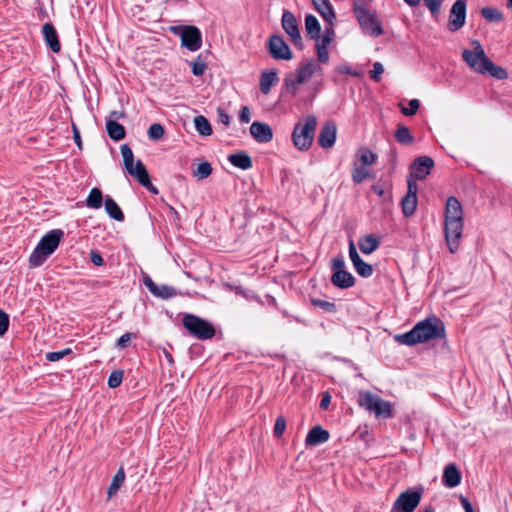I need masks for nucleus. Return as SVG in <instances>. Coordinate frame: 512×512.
<instances>
[{
    "instance_id": "nucleus-1",
    "label": "nucleus",
    "mask_w": 512,
    "mask_h": 512,
    "mask_svg": "<svg viewBox=\"0 0 512 512\" xmlns=\"http://www.w3.org/2000/svg\"><path fill=\"white\" fill-rule=\"evenodd\" d=\"M445 336L443 321L436 316H430L419 321L410 331L395 335L394 340L402 345L415 346L430 340L442 339Z\"/></svg>"
},
{
    "instance_id": "nucleus-2",
    "label": "nucleus",
    "mask_w": 512,
    "mask_h": 512,
    "mask_svg": "<svg viewBox=\"0 0 512 512\" xmlns=\"http://www.w3.org/2000/svg\"><path fill=\"white\" fill-rule=\"evenodd\" d=\"M473 50L465 49L462 52L463 60L475 72L485 75L489 74L498 80H505L508 78V72L495 65L485 54V51L478 40L472 41Z\"/></svg>"
},
{
    "instance_id": "nucleus-3",
    "label": "nucleus",
    "mask_w": 512,
    "mask_h": 512,
    "mask_svg": "<svg viewBox=\"0 0 512 512\" xmlns=\"http://www.w3.org/2000/svg\"><path fill=\"white\" fill-rule=\"evenodd\" d=\"M63 237L64 232L61 229H53L46 233L40 239L29 257L30 266H41L46 261V259L57 249Z\"/></svg>"
},
{
    "instance_id": "nucleus-4",
    "label": "nucleus",
    "mask_w": 512,
    "mask_h": 512,
    "mask_svg": "<svg viewBox=\"0 0 512 512\" xmlns=\"http://www.w3.org/2000/svg\"><path fill=\"white\" fill-rule=\"evenodd\" d=\"M323 69L314 59L302 62L296 69L295 75L288 74L284 78V87L292 95H296L299 85L306 83L314 74H322Z\"/></svg>"
},
{
    "instance_id": "nucleus-5",
    "label": "nucleus",
    "mask_w": 512,
    "mask_h": 512,
    "mask_svg": "<svg viewBox=\"0 0 512 512\" xmlns=\"http://www.w3.org/2000/svg\"><path fill=\"white\" fill-rule=\"evenodd\" d=\"M357 403L361 408L374 414L378 419H388L393 416L391 403L370 391H360Z\"/></svg>"
},
{
    "instance_id": "nucleus-6",
    "label": "nucleus",
    "mask_w": 512,
    "mask_h": 512,
    "mask_svg": "<svg viewBox=\"0 0 512 512\" xmlns=\"http://www.w3.org/2000/svg\"><path fill=\"white\" fill-rule=\"evenodd\" d=\"M317 127V118L309 115L304 122H297L292 132V141L294 146L300 151H307L314 140Z\"/></svg>"
},
{
    "instance_id": "nucleus-7",
    "label": "nucleus",
    "mask_w": 512,
    "mask_h": 512,
    "mask_svg": "<svg viewBox=\"0 0 512 512\" xmlns=\"http://www.w3.org/2000/svg\"><path fill=\"white\" fill-rule=\"evenodd\" d=\"M353 12L364 33L372 37H378L384 33L380 20L376 14L367 9L362 3H354Z\"/></svg>"
},
{
    "instance_id": "nucleus-8",
    "label": "nucleus",
    "mask_w": 512,
    "mask_h": 512,
    "mask_svg": "<svg viewBox=\"0 0 512 512\" xmlns=\"http://www.w3.org/2000/svg\"><path fill=\"white\" fill-rule=\"evenodd\" d=\"M182 324L185 329L197 339L207 340L215 336V328L213 325L194 314H185L182 319Z\"/></svg>"
},
{
    "instance_id": "nucleus-9",
    "label": "nucleus",
    "mask_w": 512,
    "mask_h": 512,
    "mask_svg": "<svg viewBox=\"0 0 512 512\" xmlns=\"http://www.w3.org/2000/svg\"><path fill=\"white\" fill-rule=\"evenodd\" d=\"M421 492L406 490L393 503L390 512H413L421 501Z\"/></svg>"
},
{
    "instance_id": "nucleus-10",
    "label": "nucleus",
    "mask_w": 512,
    "mask_h": 512,
    "mask_svg": "<svg viewBox=\"0 0 512 512\" xmlns=\"http://www.w3.org/2000/svg\"><path fill=\"white\" fill-rule=\"evenodd\" d=\"M267 50L274 60L290 61L293 59V53L282 36L273 34L267 41Z\"/></svg>"
},
{
    "instance_id": "nucleus-11",
    "label": "nucleus",
    "mask_w": 512,
    "mask_h": 512,
    "mask_svg": "<svg viewBox=\"0 0 512 512\" xmlns=\"http://www.w3.org/2000/svg\"><path fill=\"white\" fill-rule=\"evenodd\" d=\"M281 25L283 30L287 33L291 43L299 49L303 48V41L300 34L299 26L296 17L289 10H284Z\"/></svg>"
},
{
    "instance_id": "nucleus-12",
    "label": "nucleus",
    "mask_w": 512,
    "mask_h": 512,
    "mask_svg": "<svg viewBox=\"0 0 512 512\" xmlns=\"http://www.w3.org/2000/svg\"><path fill=\"white\" fill-rule=\"evenodd\" d=\"M462 220H445L444 232L449 251L455 253L459 248V240L463 232Z\"/></svg>"
},
{
    "instance_id": "nucleus-13",
    "label": "nucleus",
    "mask_w": 512,
    "mask_h": 512,
    "mask_svg": "<svg viewBox=\"0 0 512 512\" xmlns=\"http://www.w3.org/2000/svg\"><path fill=\"white\" fill-rule=\"evenodd\" d=\"M466 1L456 0L450 9L448 29L452 32L461 29L466 20Z\"/></svg>"
},
{
    "instance_id": "nucleus-14",
    "label": "nucleus",
    "mask_w": 512,
    "mask_h": 512,
    "mask_svg": "<svg viewBox=\"0 0 512 512\" xmlns=\"http://www.w3.org/2000/svg\"><path fill=\"white\" fill-rule=\"evenodd\" d=\"M128 174L137 179V181L145 187L149 192L154 195L159 193L158 189L151 183L149 173L145 167V165L138 160L135 164H132L131 167L126 168Z\"/></svg>"
},
{
    "instance_id": "nucleus-15",
    "label": "nucleus",
    "mask_w": 512,
    "mask_h": 512,
    "mask_svg": "<svg viewBox=\"0 0 512 512\" xmlns=\"http://www.w3.org/2000/svg\"><path fill=\"white\" fill-rule=\"evenodd\" d=\"M181 44L192 52L199 50L202 45L200 30L196 26H185L181 33Z\"/></svg>"
},
{
    "instance_id": "nucleus-16",
    "label": "nucleus",
    "mask_w": 512,
    "mask_h": 512,
    "mask_svg": "<svg viewBox=\"0 0 512 512\" xmlns=\"http://www.w3.org/2000/svg\"><path fill=\"white\" fill-rule=\"evenodd\" d=\"M434 167V161L429 156L417 157L411 165V177L417 180H424Z\"/></svg>"
},
{
    "instance_id": "nucleus-17",
    "label": "nucleus",
    "mask_w": 512,
    "mask_h": 512,
    "mask_svg": "<svg viewBox=\"0 0 512 512\" xmlns=\"http://www.w3.org/2000/svg\"><path fill=\"white\" fill-rule=\"evenodd\" d=\"M336 133H337L336 124L332 121L326 122L322 126L319 136H318L319 145L324 149L331 148L335 143Z\"/></svg>"
},
{
    "instance_id": "nucleus-18",
    "label": "nucleus",
    "mask_w": 512,
    "mask_h": 512,
    "mask_svg": "<svg viewBox=\"0 0 512 512\" xmlns=\"http://www.w3.org/2000/svg\"><path fill=\"white\" fill-rule=\"evenodd\" d=\"M250 134L258 143H267L273 139L271 127L263 122H253L250 126Z\"/></svg>"
},
{
    "instance_id": "nucleus-19",
    "label": "nucleus",
    "mask_w": 512,
    "mask_h": 512,
    "mask_svg": "<svg viewBox=\"0 0 512 512\" xmlns=\"http://www.w3.org/2000/svg\"><path fill=\"white\" fill-rule=\"evenodd\" d=\"M42 33L47 46H49L54 53H59L61 50V44L53 24L45 23L42 27Z\"/></svg>"
},
{
    "instance_id": "nucleus-20",
    "label": "nucleus",
    "mask_w": 512,
    "mask_h": 512,
    "mask_svg": "<svg viewBox=\"0 0 512 512\" xmlns=\"http://www.w3.org/2000/svg\"><path fill=\"white\" fill-rule=\"evenodd\" d=\"M442 482L444 486L449 488H454L460 484L461 474L455 464L451 463L445 467Z\"/></svg>"
},
{
    "instance_id": "nucleus-21",
    "label": "nucleus",
    "mask_w": 512,
    "mask_h": 512,
    "mask_svg": "<svg viewBox=\"0 0 512 512\" xmlns=\"http://www.w3.org/2000/svg\"><path fill=\"white\" fill-rule=\"evenodd\" d=\"M329 437L330 435L327 430H324L321 426H315L308 432L305 444L307 446H316L327 442Z\"/></svg>"
},
{
    "instance_id": "nucleus-22",
    "label": "nucleus",
    "mask_w": 512,
    "mask_h": 512,
    "mask_svg": "<svg viewBox=\"0 0 512 512\" xmlns=\"http://www.w3.org/2000/svg\"><path fill=\"white\" fill-rule=\"evenodd\" d=\"M331 282L338 288L346 289L354 286L355 278L350 272L342 270L333 272L331 276Z\"/></svg>"
},
{
    "instance_id": "nucleus-23",
    "label": "nucleus",
    "mask_w": 512,
    "mask_h": 512,
    "mask_svg": "<svg viewBox=\"0 0 512 512\" xmlns=\"http://www.w3.org/2000/svg\"><path fill=\"white\" fill-rule=\"evenodd\" d=\"M463 211L459 200L455 197H449L446 202L445 220H462Z\"/></svg>"
},
{
    "instance_id": "nucleus-24",
    "label": "nucleus",
    "mask_w": 512,
    "mask_h": 512,
    "mask_svg": "<svg viewBox=\"0 0 512 512\" xmlns=\"http://www.w3.org/2000/svg\"><path fill=\"white\" fill-rule=\"evenodd\" d=\"M278 82L277 70H264L260 75V90L263 94L270 93L271 88Z\"/></svg>"
},
{
    "instance_id": "nucleus-25",
    "label": "nucleus",
    "mask_w": 512,
    "mask_h": 512,
    "mask_svg": "<svg viewBox=\"0 0 512 512\" xmlns=\"http://www.w3.org/2000/svg\"><path fill=\"white\" fill-rule=\"evenodd\" d=\"M315 9L320 13L322 18L330 25H333L335 13L329 0H312Z\"/></svg>"
},
{
    "instance_id": "nucleus-26",
    "label": "nucleus",
    "mask_w": 512,
    "mask_h": 512,
    "mask_svg": "<svg viewBox=\"0 0 512 512\" xmlns=\"http://www.w3.org/2000/svg\"><path fill=\"white\" fill-rule=\"evenodd\" d=\"M229 162L240 169L247 170L252 167V159L245 152H239L228 156Z\"/></svg>"
},
{
    "instance_id": "nucleus-27",
    "label": "nucleus",
    "mask_w": 512,
    "mask_h": 512,
    "mask_svg": "<svg viewBox=\"0 0 512 512\" xmlns=\"http://www.w3.org/2000/svg\"><path fill=\"white\" fill-rule=\"evenodd\" d=\"M106 130L108 136L114 141H120L125 137V128L117 121L108 120L106 122Z\"/></svg>"
},
{
    "instance_id": "nucleus-28",
    "label": "nucleus",
    "mask_w": 512,
    "mask_h": 512,
    "mask_svg": "<svg viewBox=\"0 0 512 512\" xmlns=\"http://www.w3.org/2000/svg\"><path fill=\"white\" fill-rule=\"evenodd\" d=\"M105 210L110 218L122 222L124 220V214L115 200L109 196L105 199Z\"/></svg>"
},
{
    "instance_id": "nucleus-29",
    "label": "nucleus",
    "mask_w": 512,
    "mask_h": 512,
    "mask_svg": "<svg viewBox=\"0 0 512 512\" xmlns=\"http://www.w3.org/2000/svg\"><path fill=\"white\" fill-rule=\"evenodd\" d=\"M359 249L364 254L373 253L380 246V242L377 238L372 235H367L359 239L358 241Z\"/></svg>"
},
{
    "instance_id": "nucleus-30",
    "label": "nucleus",
    "mask_w": 512,
    "mask_h": 512,
    "mask_svg": "<svg viewBox=\"0 0 512 512\" xmlns=\"http://www.w3.org/2000/svg\"><path fill=\"white\" fill-rule=\"evenodd\" d=\"M305 29L307 37L314 39L319 38L320 24L317 18L313 15H307L305 18Z\"/></svg>"
},
{
    "instance_id": "nucleus-31",
    "label": "nucleus",
    "mask_w": 512,
    "mask_h": 512,
    "mask_svg": "<svg viewBox=\"0 0 512 512\" xmlns=\"http://www.w3.org/2000/svg\"><path fill=\"white\" fill-rule=\"evenodd\" d=\"M125 480V472L123 467H120L114 475L110 486L108 487V498H112L120 489Z\"/></svg>"
},
{
    "instance_id": "nucleus-32",
    "label": "nucleus",
    "mask_w": 512,
    "mask_h": 512,
    "mask_svg": "<svg viewBox=\"0 0 512 512\" xmlns=\"http://www.w3.org/2000/svg\"><path fill=\"white\" fill-rule=\"evenodd\" d=\"M394 136L396 141L403 145H410L414 142V136L405 125H398Z\"/></svg>"
},
{
    "instance_id": "nucleus-33",
    "label": "nucleus",
    "mask_w": 512,
    "mask_h": 512,
    "mask_svg": "<svg viewBox=\"0 0 512 512\" xmlns=\"http://www.w3.org/2000/svg\"><path fill=\"white\" fill-rule=\"evenodd\" d=\"M85 203L88 208H92V209L101 208V206L103 204L102 191L97 187L92 188Z\"/></svg>"
},
{
    "instance_id": "nucleus-34",
    "label": "nucleus",
    "mask_w": 512,
    "mask_h": 512,
    "mask_svg": "<svg viewBox=\"0 0 512 512\" xmlns=\"http://www.w3.org/2000/svg\"><path fill=\"white\" fill-rule=\"evenodd\" d=\"M194 124L197 132L203 136H210L212 134V127L208 119L202 115L194 118Z\"/></svg>"
},
{
    "instance_id": "nucleus-35",
    "label": "nucleus",
    "mask_w": 512,
    "mask_h": 512,
    "mask_svg": "<svg viewBox=\"0 0 512 512\" xmlns=\"http://www.w3.org/2000/svg\"><path fill=\"white\" fill-rule=\"evenodd\" d=\"M481 15L488 22H502L504 20L503 13L493 7H483L481 9Z\"/></svg>"
},
{
    "instance_id": "nucleus-36",
    "label": "nucleus",
    "mask_w": 512,
    "mask_h": 512,
    "mask_svg": "<svg viewBox=\"0 0 512 512\" xmlns=\"http://www.w3.org/2000/svg\"><path fill=\"white\" fill-rule=\"evenodd\" d=\"M402 212L405 216H412L417 208V196L406 195L402 201Z\"/></svg>"
},
{
    "instance_id": "nucleus-37",
    "label": "nucleus",
    "mask_w": 512,
    "mask_h": 512,
    "mask_svg": "<svg viewBox=\"0 0 512 512\" xmlns=\"http://www.w3.org/2000/svg\"><path fill=\"white\" fill-rule=\"evenodd\" d=\"M357 155L362 166L373 165L377 158V155L367 147H361Z\"/></svg>"
},
{
    "instance_id": "nucleus-38",
    "label": "nucleus",
    "mask_w": 512,
    "mask_h": 512,
    "mask_svg": "<svg viewBox=\"0 0 512 512\" xmlns=\"http://www.w3.org/2000/svg\"><path fill=\"white\" fill-rule=\"evenodd\" d=\"M212 174V166L209 162H202L197 169L193 171V176L198 180H203Z\"/></svg>"
},
{
    "instance_id": "nucleus-39",
    "label": "nucleus",
    "mask_w": 512,
    "mask_h": 512,
    "mask_svg": "<svg viewBox=\"0 0 512 512\" xmlns=\"http://www.w3.org/2000/svg\"><path fill=\"white\" fill-rule=\"evenodd\" d=\"M368 176L369 172L364 166H354L352 170V179L355 183H362Z\"/></svg>"
},
{
    "instance_id": "nucleus-40",
    "label": "nucleus",
    "mask_w": 512,
    "mask_h": 512,
    "mask_svg": "<svg viewBox=\"0 0 512 512\" xmlns=\"http://www.w3.org/2000/svg\"><path fill=\"white\" fill-rule=\"evenodd\" d=\"M354 269L360 276L365 278H368L373 274V267L363 260L356 263L354 265Z\"/></svg>"
},
{
    "instance_id": "nucleus-41",
    "label": "nucleus",
    "mask_w": 512,
    "mask_h": 512,
    "mask_svg": "<svg viewBox=\"0 0 512 512\" xmlns=\"http://www.w3.org/2000/svg\"><path fill=\"white\" fill-rule=\"evenodd\" d=\"M153 295L163 299H168L176 295V290L168 285H157L156 293H153Z\"/></svg>"
},
{
    "instance_id": "nucleus-42",
    "label": "nucleus",
    "mask_w": 512,
    "mask_h": 512,
    "mask_svg": "<svg viewBox=\"0 0 512 512\" xmlns=\"http://www.w3.org/2000/svg\"><path fill=\"white\" fill-rule=\"evenodd\" d=\"M164 135V127L159 123L152 124L148 129V137L153 141L161 139Z\"/></svg>"
},
{
    "instance_id": "nucleus-43",
    "label": "nucleus",
    "mask_w": 512,
    "mask_h": 512,
    "mask_svg": "<svg viewBox=\"0 0 512 512\" xmlns=\"http://www.w3.org/2000/svg\"><path fill=\"white\" fill-rule=\"evenodd\" d=\"M121 155L123 157L125 169L131 167L134 164V156L131 148L127 144H123L120 148Z\"/></svg>"
},
{
    "instance_id": "nucleus-44",
    "label": "nucleus",
    "mask_w": 512,
    "mask_h": 512,
    "mask_svg": "<svg viewBox=\"0 0 512 512\" xmlns=\"http://www.w3.org/2000/svg\"><path fill=\"white\" fill-rule=\"evenodd\" d=\"M335 36L334 29L332 25L329 27H326L324 30V33L322 36L319 35V38H314L317 43L324 44V45H330V43L333 41Z\"/></svg>"
},
{
    "instance_id": "nucleus-45",
    "label": "nucleus",
    "mask_w": 512,
    "mask_h": 512,
    "mask_svg": "<svg viewBox=\"0 0 512 512\" xmlns=\"http://www.w3.org/2000/svg\"><path fill=\"white\" fill-rule=\"evenodd\" d=\"M327 47V45L320 44L317 42L315 43L318 61L323 64H327L329 62V53Z\"/></svg>"
},
{
    "instance_id": "nucleus-46",
    "label": "nucleus",
    "mask_w": 512,
    "mask_h": 512,
    "mask_svg": "<svg viewBox=\"0 0 512 512\" xmlns=\"http://www.w3.org/2000/svg\"><path fill=\"white\" fill-rule=\"evenodd\" d=\"M401 112L405 116H413L416 114L417 110L420 107V102L417 99H412L409 101V107H404L403 105H399Z\"/></svg>"
},
{
    "instance_id": "nucleus-47",
    "label": "nucleus",
    "mask_w": 512,
    "mask_h": 512,
    "mask_svg": "<svg viewBox=\"0 0 512 512\" xmlns=\"http://www.w3.org/2000/svg\"><path fill=\"white\" fill-rule=\"evenodd\" d=\"M192 73L195 76H202L207 68L206 63L201 59L200 56L196 58L191 64Z\"/></svg>"
},
{
    "instance_id": "nucleus-48",
    "label": "nucleus",
    "mask_w": 512,
    "mask_h": 512,
    "mask_svg": "<svg viewBox=\"0 0 512 512\" xmlns=\"http://www.w3.org/2000/svg\"><path fill=\"white\" fill-rule=\"evenodd\" d=\"M72 353V350L70 348H65L63 350H60V351H53V352H48L46 354V359L50 362H56V361H59L60 359L64 358L65 356L69 355Z\"/></svg>"
},
{
    "instance_id": "nucleus-49",
    "label": "nucleus",
    "mask_w": 512,
    "mask_h": 512,
    "mask_svg": "<svg viewBox=\"0 0 512 512\" xmlns=\"http://www.w3.org/2000/svg\"><path fill=\"white\" fill-rule=\"evenodd\" d=\"M122 380H123V371H121V370L113 371L108 378V386L110 388H117L118 386L121 385Z\"/></svg>"
},
{
    "instance_id": "nucleus-50",
    "label": "nucleus",
    "mask_w": 512,
    "mask_h": 512,
    "mask_svg": "<svg viewBox=\"0 0 512 512\" xmlns=\"http://www.w3.org/2000/svg\"><path fill=\"white\" fill-rule=\"evenodd\" d=\"M286 429V419L284 416L277 417L273 429V434L276 438L282 437L284 431Z\"/></svg>"
},
{
    "instance_id": "nucleus-51",
    "label": "nucleus",
    "mask_w": 512,
    "mask_h": 512,
    "mask_svg": "<svg viewBox=\"0 0 512 512\" xmlns=\"http://www.w3.org/2000/svg\"><path fill=\"white\" fill-rule=\"evenodd\" d=\"M311 302L314 306L320 307L326 312H335L336 311V306L332 302L321 300V299H312Z\"/></svg>"
},
{
    "instance_id": "nucleus-52",
    "label": "nucleus",
    "mask_w": 512,
    "mask_h": 512,
    "mask_svg": "<svg viewBox=\"0 0 512 512\" xmlns=\"http://www.w3.org/2000/svg\"><path fill=\"white\" fill-rule=\"evenodd\" d=\"M383 72H384L383 65L380 62H375L373 64V69L370 71V77L375 82H379Z\"/></svg>"
},
{
    "instance_id": "nucleus-53",
    "label": "nucleus",
    "mask_w": 512,
    "mask_h": 512,
    "mask_svg": "<svg viewBox=\"0 0 512 512\" xmlns=\"http://www.w3.org/2000/svg\"><path fill=\"white\" fill-rule=\"evenodd\" d=\"M424 3L433 16L438 15L442 0H424Z\"/></svg>"
},
{
    "instance_id": "nucleus-54",
    "label": "nucleus",
    "mask_w": 512,
    "mask_h": 512,
    "mask_svg": "<svg viewBox=\"0 0 512 512\" xmlns=\"http://www.w3.org/2000/svg\"><path fill=\"white\" fill-rule=\"evenodd\" d=\"M9 328V316L6 312L0 309V336H3Z\"/></svg>"
},
{
    "instance_id": "nucleus-55",
    "label": "nucleus",
    "mask_w": 512,
    "mask_h": 512,
    "mask_svg": "<svg viewBox=\"0 0 512 512\" xmlns=\"http://www.w3.org/2000/svg\"><path fill=\"white\" fill-rule=\"evenodd\" d=\"M349 257L351 259L353 266L362 260V258L359 256L356 246L352 240L349 242Z\"/></svg>"
},
{
    "instance_id": "nucleus-56",
    "label": "nucleus",
    "mask_w": 512,
    "mask_h": 512,
    "mask_svg": "<svg viewBox=\"0 0 512 512\" xmlns=\"http://www.w3.org/2000/svg\"><path fill=\"white\" fill-rule=\"evenodd\" d=\"M134 335L132 333H125L123 334L117 341V346L120 349H124L129 345V342L131 341L132 337Z\"/></svg>"
},
{
    "instance_id": "nucleus-57",
    "label": "nucleus",
    "mask_w": 512,
    "mask_h": 512,
    "mask_svg": "<svg viewBox=\"0 0 512 512\" xmlns=\"http://www.w3.org/2000/svg\"><path fill=\"white\" fill-rule=\"evenodd\" d=\"M333 272L345 270V261L343 257H336L332 260Z\"/></svg>"
},
{
    "instance_id": "nucleus-58",
    "label": "nucleus",
    "mask_w": 512,
    "mask_h": 512,
    "mask_svg": "<svg viewBox=\"0 0 512 512\" xmlns=\"http://www.w3.org/2000/svg\"><path fill=\"white\" fill-rule=\"evenodd\" d=\"M239 119L242 123H249L251 120L250 110L247 106H243L239 113Z\"/></svg>"
},
{
    "instance_id": "nucleus-59",
    "label": "nucleus",
    "mask_w": 512,
    "mask_h": 512,
    "mask_svg": "<svg viewBox=\"0 0 512 512\" xmlns=\"http://www.w3.org/2000/svg\"><path fill=\"white\" fill-rule=\"evenodd\" d=\"M217 114L219 117V121L224 124L225 126H228L230 124V116L229 114L222 108L217 109Z\"/></svg>"
},
{
    "instance_id": "nucleus-60",
    "label": "nucleus",
    "mask_w": 512,
    "mask_h": 512,
    "mask_svg": "<svg viewBox=\"0 0 512 512\" xmlns=\"http://www.w3.org/2000/svg\"><path fill=\"white\" fill-rule=\"evenodd\" d=\"M90 260L95 266H102L104 264L103 257L95 251L90 253Z\"/></svg>"
},
{
    "instance_id": "nucleus-61",
    "label": "nucleus",
    "mask_w": 512,
    "mask_h": 512,
    "mask_svg": "<svg viewBox=\"0 0 512 512\" xmlns=\"http://www.w3.org/2000/svg\"><path fill=\"white\" fill-rule=\"evenodd\" d=\"M331 402V395L328 392H325L320 401V408L322 410H327L329 408Z\"/></svg>"
},
{
    "instance_id": "nucleus-62",
    "label": "nucleus",
    "mask_w": 512,
    "mask_h": 512,
    "mask_svg": "<svg viewBox=\"0 0 512 512\" xmlns=\"http://www.w3.org/2000/svg\"><path fill=\"white\" fill-rule=\"evenodd\" d=\"M144 285L148 288V290L153 294L156 293L157 285L154 283V281L149 277L146 276L143 280Z\"/></svg>"
},
{
    "instance_id": "nucleus-63",
    "label": "nucleus",
    "mask_w": 512,
    "mask_h": 512,
    "mask_svg": "<svg viewBox=\"0 0 512 512\" xmlns=\"http://www.w3.org/2000/svg\"><path fill=\"white\" fill-rule=\"evenodd\" d=\"M406 195L417 196V184L413 179H408V191Z\"/></svg>"
},
{
    "instance_id": "nucleus-64",
    "label": "nucleus",
    "mask_w": 512,
    "mask_h": 512,
    "mask_svg": "<svg viewBox=\"0 0 512 512\" xmlns=\"http://www.w3.org/2000/svg\"><path fill=\"white\" fill-rule=\"evenodd\" d=\"M460 501L465 512H475L470 501L466 497L460 496Z\"/></svg>"
}]
</instances>
